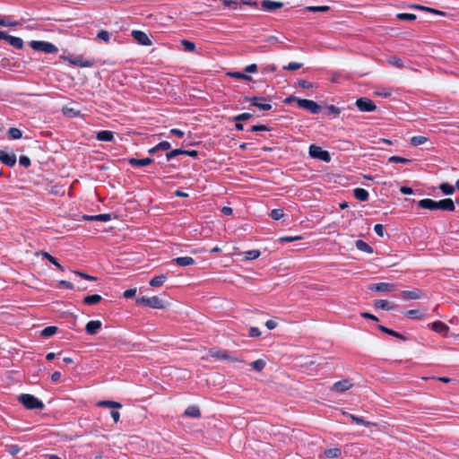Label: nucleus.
I'll return each instance as SVG.
<instances>
[{
  "mask_svg": "<svg viewBox=\"0 0 459 459\" xmlns=\"http://www.w3.org/2000/svg\"><path fill=\"white\" fill-rule=\"evenodd\" d=\"M184 415L191 418H199L201 417V411L198 406L191 405L186 408Z\"/></svg>",
  "mask_w": 459,
  "mask_h": 459,
  "instance_id": "a878e982",
  "label": "nucleus"
},
{
  "mask_svg": "<svg viewBox=\"0 0 459 459\" xmlns=\"http://www.w3.org/2000/svg\"><path fill=\"white\" fill-rule=\"evenodd\" d=\"M374 231L378 235L379 237L383 238L385 235V228L382 224H376L374 226Z\"/></svg>",
  "mask_w": 459,
  "mask_h": 459,
  "instance_id": "13d9d810",
  "label": "nucleus"
},
{
  "mask_svg": "<svg viewBox=\"0 0 459 459\" xmlns=\"http://www.w3.org/2000/svg\"><path fill=\"white\" fill-rule=\"evenodd\" d=\"M246 260H254L260 256L261 253L259 250L253 249L243 253Z\"/></svg>",
  "mask_w": 459,
  "mask_h": 459,
  "instance_id": "ea45409f",
  "label": "nucleus"
},
{
  "mask_svg": "<svg viewBox=\"0 0 459 459\" xmlns=\"http://www.w3.org/2000/svg\"><path fill=\"white\" fill-rule=\"evenodd\" d=\"M0 160L8 167H13L16 164V155L0 150Z\"/></svg>",
  "mask_w": 459,
  "mask_h": 459,
  "instance_id": "4468645a",
  "label": "nucleus"
},
{
  "mask_svg": "<svg viewBox=\"0 0 459 459\" xmlns=\"http://www.w3.org/2000/svg\"><path fill=\"white\" fill-rule=\"evenodd\" d=\"M283 6L282 2H276L273 0H263L261 2V7L264 11L273 12L276 9H280Z\"/></svg>",
  "mask_w": 459,
  "mask_h": 459,
  "instance_id": "2eb2a0df",
  "label": "nucleus"
},
{
  "mask_svg": "<svg viewBox=\"0 0 459 459\" xmlns=\"http://www.w3.org/2000/svg\"><path fill=\"white\" fill-rule=\"evenodd\" d=\"M352 387V384L348 379H343L333 384L332 390L338 393L345 392Z\"/></svg>",
  "mask_w": 459,
  "mask_h": 459,
  "instance_id": "dca6fc26",
  "label": "nucleus"
},
{
  "mask_svg": "<svg viewBox=\"0 0 459 459\" xmlns=\"http://www.w3.org/2000/svg\"><path fill=\"white\" fill-rule=\"evenodd\" d=\"M356 107L361 112H372L377 109L376 104L367 98L358 99L356 100Z\"/></svg>",
  "mask_w": 459,
  "mask_h": 459,
  "instance_id": "0eeeda50",
  "label": "nucleus"
},
{
  "mask_svg": "<svg viewBox=\"0 0 459 459\" xmlns=\"http://www.w3.org/2000/svg\"><path fill=\"white\" fill-rule=\"evenodd\" d=\"M6 41L16 49L23 48V40L21 38L9 35Z\"/></svg>",
  "mask_w": 459,
  "mask_h": 459,
  "instance_id": "bb28decb",
  "label": "nucleus"
},
{
  "mask_svg": "<svg viewBox=\"0 0 459 459\" xmlns=\"http://www.w3.org/2000/svg\"><path fill=\"white\" fill-rule=\"evenodd\" d=\"M57 330L58 328L56 326H47L40 332V335L44 338H48L54 335Z\"/></svg>",
  "mask_w": 459,
  "mask_h": 459,
  "instance_id": "72a5a7b5",
  "label": "nucleus"
},
{
  "mask_svg": "<svg viewBox=\"0 0 459 459\" xmlns=\"http://www.w3.org/2000/svg\"><path fill=\"white\" fill-rule=\"evenodd\" d=\"M343 414L345 416H347L348 418H350L351 420V421L356 423V424L363 425L365 427H370V426H375L376 425L373 422L365 420L362 417H358V416H355V415L348 413V412H344Z\"/></svg>",
  "mask_w": 459,
  "mask_h": 459,
  "instance_id": "412c9836",
  "label": "nucleus"
},
{
  "mask_svg": "<svg viewBox=\"0 0 459 459\" xmlns=\"http://www.w3.org/2000/svg\"><path fill=\"white\" fill-rule=\"evenodd\" d=\"M101 299H102V298L100 295H98V294L88 295V296L84 297L83 303L88 306H91V305L98 304L99 302L101 301Z\"/></svg>",
  "mask_w": 459,
  "mask_h": 459,
  "instance_id": "c756f323",
  "label": "nucleus"
},
{
  "mask_svg": "<svg viewBox=\"0 0 459 459\" xmlns=\"http://www.w3.org/2000/svg\"><path fill=\"white\" fill-rule=\"evenodd\" d=\"M170 148V143L167 141L160 142L156 145V149L159 151H168Z\"/></svg>",
  "mask_w": 459,
  "mask_h": 459,
  "instance_id": "680f3d73",
  "label": "nucleus"
},
{
  "mask_svg": "<svg viewBox=\"0 0 459 459\" xmlns=\"http://www.w3.org/2000/svg\"><path fill=\"white\" fill-rule=\"evenodd\" d=\"M327 109H328L329 114H332L334 117H337L340 115V108H338L337 107H335L333 105L328 106Z\"/></svg>",
  "mask_w": 459,
  "mask_h": 459,
  "instance_id": "338daca9",
  "label": "nucleus"
},
{
  "mask_svg": "<svg viewBox=\"0 0 459 459\" xmlns=\"http://www.w3.org/2000/svg\"><path fill=\"white\" fill-rule=\"evenodd\" d=\"M19 163L21 166H22L24 168H28L30 165V160L29 157H27L25 155H22L19 159Z\"/></svg>",
  "mask_w": 459,
  "mask_h": 459,
  "instance_id": "4d7b16f0",
  "label": "nucleus"
},
{
  "mask_svg": "<svg viewBox=\"0 0 459 459\" xmlns=\"http://www.w3.org/2000/svg\"><path fill=\"white\" fill-rule=\"evenodd\" d=\"M261 335V332L257 327H251L249 329V336L250 337H259Z\"/></svg>",
  "mask_w": 459,
  "mask_h": 459,
  "instance_id": "774afa93",
  "label": "nucleus"
},
{
  "mask_svg": "<svg viewBox=\"0 0 459 459\" xmlns=\"http://www.w3.org/2000/svg\"><path fill=\"white\" fill-rule=\"evenodd\" d=\"M228 76L236 79H241L245 81H252V77L241 72H230L227 74Z\"/></svg>",
  "mask_w": 459,
  "mask_h": 459,
  "instance_id": "f704fd0d",
  "label": "nucleus"
},
{
  "mask_svg": "<svg viewBox=\"0 0 459 459\" xmlns=\"http://www.w3.org/2000/svg\"><path fill=\"white\" fill-rule=\"evenodd\" d=\"M166 280H167V276L164 274H160V275L153 277L150 281V285L152 287L157 288V287L161 286L166 281Z\"/></svg>",
  "mask_w": 459,
  "mask_h": 459,
  "instance_id": "2f4dec72",
  "label": "nucleus"
},
{
  "mask_svg": "<svg viewBox=\"0 0 459 459\" xmlns=\"http://www.w3.org/2000/svg\"><path fill=\"white\" fill-rule=\"evenodd\" d=\"M83 219L86 221H108L111 220V214L102 213V214H98V215H84Z\"/></svg>",
  "mask_w": 459,
  "mask_h": 459,
  "instance_id": "b1692460",
  "label": "nucleus"
},
{
  "mask_svg": "<svg viewBox=\"0 0 459 459\" xmlns=\"http://www.w3.org/2000/svg\"><path fill=\"white\" fill-rule=\"evenodd\" d=\"M97 405L99 407H106V408H113V409H119L122 407V404L117 402L114 401H108V400H103L100 401Z\"/></svg>",
  "mask_w": 459,
  "mask_h": 459,
  "instance_id": "7c9ffc66",
  "label": "nucleus"
},
{
  "mask_svg": "<svg viewBox=\"0 0 459 459\" xmlns=\"http://www.w3.org/2000/svg\"><path fill=\"white\" fill-rule=\"evenodd\" d=\"M96 138L100 142H111L114 139V134L112 131L102 130L97 133Z\"/></svg>",
  "mask_w": 459,
  "mask_h": 459,
  "instance_id": "4be33fe9",
  "label": "nucleus"
},
{
  "mask_svg": "<svg viewBox=\"0 0 459 459\" xmlns=\"http://www.w3.org/2000/svg\"><path fill=\"white\" fill-rule=\"evenodd\" d=\"M183 154L182 149H174L169 152L166 153V160L167 161L170 160L171 159Z\"/></svg>",
  "mask_w": 459,
  "mask_h": 459,
  "instance_id": "09e8293b",
  "label": "nucleus"
},
{
  "mask_svg": "<svg viewBox=\"0 0 459 459\" xmlns=\"http://www.w3.org/2000/svg\"><path fill=\"white\" fill-rule=\"evenodd\" d=\"M182 46L184 47V50L187 52H193L195 49V45L194 42L183 39L181 41Z\"/></svg>",
  "mask_w": 459,
  "mask_h": 459,
  "instance_id": "a18cd8bd",
  "label": "nucleus"
},
{
  "mask_svg": "<svg viewBox=\"0 0 459 459\" xmlns=\"http://www.w3.org/2000/svg\"><path fill=\"white\" fill-rule=\"evenodd\" d=\"M356 247L362 252L372 254L373 248L365 241L359 239L355 242Z\"/></svg>",
  "mask_w": 459,
  "mask_h": 459,
  "instance_id": "cd10ccee",
  "label": "nucleus"
},
{
  "mask_svg": "<svg viewBox=\"0 0 459 459\" xmlns=\"http://www.w3.org/2000/svg\"><path fill=\"white\" fill-rule=\"evenodd\" d=\"M387 63L393 66L397 67V68L404 67V64H403V60L395 56H390L387 59Z\"/></svg>",
  "mask_w": 459,
  "mask_h": 459,
  "instance_id": "e433bc0d",
  "label": "nucleus"
},
{
  "mask_svg": "<svg viewBox=\"0 0 459 459\" xmlns=\"http://www.w3.org/2000/svg\"><path fill=\"white\" fill-rule=\"evenodd\" d=\"M374 306L376 307L381 308L383 310H391V309H394L396 307V305L392 304L389 301L385 300V299L375 300Z\"/></svg>",
  "mask_w": 459,
  "mask_h": 459,
  "instance_id": "393cba45",
  "label": "nucleus"
},
{
  "mask_svg": "<svg viewBox=\"0 0 459 459\" xmlns=\"http://www.w3.org/2000/svg\"><path fill=\"white\" fill-rule=\"evenodd\" d=\"M283 215L284 212L282 209H273L270 213L271 218L275 221L281 219Z\"/></svg>",
  "mask_w": 459,
  "mask_h": 459,
  "instance_id": "8fccbe9b",
  "label": "nucleus"
},
{
  "mask_svg": "<svg viewBox=\"0 0 459 459\" xmlns=\"http://www.w3.org/2000/svg\"><path fill=\"white\" fill-rule=\"evenodd\" d=\"M306 10L312 13H325L330 10V7L327 5L321 6H307Z\"/></svg>",
  "mask_w": 459,
  "mask_h": 459,
  "instance_id": "37998d69",
  "label": "nucleus"
},
{
  "mask_svg": "<svg viewBox=\"0 0 459 459\" xmlns=\"http://www.w3.org/2000/svg\"><path fill=\"white\" fill-rule=\"evenodd\" d=\"M18 400L26 409L29 410H42L45 407L44 403L32 394H21Z\"/></svg>",
  "mask_w": 459,
  "mask_h": 459,
  "instance_id": "f03ea898",
  "label": "nucleus"
},
{
  "mask_svg": "<svg viewBox=\"0 0 459 459\" xmlns=\"http://www.w3.org/2000/svg\"><path fill=\"white\" fill-rule=\"evenodd\" d=\"M309 155L314 159H317L325 162L331 161L330 153L316 144H311L309 146Z\"/></svg>",
  "mask_w": 459,
  "mask_h": 459,
  "instance_id": "39448f33",
  "label": "nucleus"
},
{
  "mask_svg": "<svg viewBox=\"0 0 459 459\" xmlns=\"http://www.w3.org/2000/svg\"><path fill=\"white\" fill-rule=\"evenodd\" d=\"M131 35L134 38V39L140 45H143V46H151L152 45V40L150 39L148 35L142 30H134L131 32Z\"/></svg>",
  "mask_w": 459,
  "mask_h": 459,
  "instance_id": "9d476101",
  "label": "nucleus"
},
{
  "mask_svg": "<svg viewBox=\"0 0 459 459\" xmlns=\"http://www.w3.org/2000/svg\"><path fill=\"white\" fill-rule=\"evenodd\" d=\"M376 94L383 98H388L392 95V92L388 89H380L376 91Z\"/></svg>",
  "mask_w": 459,
  "mask_h": 459,
  "instance_id": "bf43d9fd",
  "label": "nucleus"
},
{
  "mask_svg": "<svg viewBox=\"0 0 459 459\" xmlns=\"http://www.w3.org/2000/svg\"><path fill=\"white\" fill-rule=\"evenodd\" d=\"M97 38L108 43L110 39V33L108 30H102L99 31V33L97 34Z\"/></svg>",
  "mask_w": 459,
  "mask_h": 459,
  "instance_id": "864d4df0",
  "label": "nucleus"
},
{
  "mask_svg": "<svg viewBox=\"0 0 459 459\" xmlns=\"http://www.w3.org/2000/svg\"><path fill=\"white\" fill-rule=\"evenodd\" d=\"M430 327L433 331L436 333H438L444 336L447 335V333L449 331V327L441 321L434 322L430 325Z\"/></svg>",
  "mask_w": 459,
  "mask_h": 459,
  "instance_id": "6ab92c4d",
  "label": "nucleus"
},
{
  "mask_svg": "<svg viewBox=\"0 0 459 459\" xmlns=\"http://www.w3.org/2000/svg\"><path fill=\"white\" fill-rule=\"evenodd\" d=\"M257 70H258V67L255 64L248 65L244 68V72L249 73V74L255 73V72H257Z\"/></svg>",
  "mask_w": 459,
  "mask_h": 459,
  "instance_id": "69168bd1",
  "label": "nucleus"
},
{
  "mask_svg": "<svg viewBox=\"0 0 459 459\" xmlns=\"http://www.w3.org/2000/svg\"><path fill=\"white\" fill-rule=\"evenodd\" d=\"M245 100L247 101H249L252 106L258 108L261 110L268 111L272 108V105L269 103H261L260 101L265 100L266 98L264 97H246Z\"/></svg>",
  "mask_w": 459,
  "mask_h": 459,
  "instance_id": "6e6552de",
  "label": "nucleus"
},
{
  "mask_svg": "<svg viewBox=\"0 0 459 459\" xmlns=\"http://www.w3.org/2000/svg\"><path fill=\"white\" fill-rule=\"evenodd\" d=\"M41 255L53 264L58 270L64 271V267L58 263L56 257L47 252H41Z\"/></svg>",
  "mask_w": 459,
  "mask_h": 459,
  "instance_id": "473e14b6",
  "label": "nucleus"
},
{
  "mask_svg": "<svg viewBox=\"0 0 459 459\" xmlns=\"http://www.w3.org/2000/svg\"><path fill=\"white\" fill-rule=\"evenodd\" d=\"M101 325L102 324L100 320H91L87 323L85 331L88 334L93 335L99 332V330L101 328Z\"/></svg>",
  "mask_w": 459,
  "mask_h": 459,
  "instance_id": "f3484780",
  "label": "nucleus"
},
{
  "mask_svg": "<svg viewBox=\"0 0 459 459\" xmlns=\"http://www.w3.org/2000/svg\"><path fill=\"white\" fill-rule=\"evenodd\" d=\"M395 285L388 282L372 283L368 285V290L378 292H392L395 290Z\"/></svg>",
  "mask_w": 459,
  "mask_h": 459,
  "instance_id": "1a4fd4ad",
  "label": "nucleus"
},
{
  "mask_svg": "<svg viewBox=\"0 0 459 459\" xmlns=\"http://www.w3.org/2000/svg\"><path fill=\"white\" fill-rule=\"evenodd\" d=\"M410 161L411 160L409 159L403 158V157H400V156H391L388 159V162H392V163H403V164H406V163H409Z\"/></svg>",
  "mask_w": 459,
  "mask_h": 459,
  "instance_id": "603ef678",
  "label": "nucleus"
},
{
  "mask_svg": "<svg viewBox=\"0 0 459 459\" xmlns=\"http://www.w3.org/2000/svg\"><path fill=\"white\" fill-rule=\"evenodd\" d=\"M402 299L405 300L409 299H420L423 296V292L419 289H413L411 290H403L400 293Z\"/></svg>",
  "mask_w": 459,
  "mask_h": 459,
  "instance_id": "ddd939ff",
  "label": "nucleus"
},
{
  "mask_svg": "<svg viewBox=\"0 0 459 459\" xmlns=\"http://www.w3.org/2000/svg\"><path fill=\"white\" fill-rule=\"evenodd\" d=\"M30 47L36 51L48 54H53L58 51V48L54 44L48 41L32 40L30 42Z\"/></svg>",
  "mask_w": 459,
  "mask_h": 459,
  "instance_id": "7ed1b4c3",
  "label": "nucleus"
},
{
  "mask_svg": "<svg viewBox=\"0 0 459 459\" xmlns=\"http://www.w3.org/2000/svg\"><path fill=\"white\" fill-rule=\"evenodd\" d=\"M153 161L152 158H144V159H135L130 158L128 159V163L133 167H143L151 164Z\"/></svg>",
  "mask_w": 459,
  "mask_h": 459,
  "instance_id": "aec40b11",
  "label": "nucleus"
},
{
  "mask_svg": "<svg viewBox=\"0 0 459 459\" xmlns=\"http://www.w3.org/2000/svg\"><path fill=\"white\" fill-rule=\"evenodd\" d=\"M397 19L400 21H414L416 19V15L413 13H398L396 15Z\"/></svg>",
  "mask_w": 459,
  "mask_h": 459,
  "instance_id": "3c124183",
  "label": "nucleus"
},
{
  "mask_svg": "<svg viewBox=\"0 0 459 459\" xmlns=\"http://www.w3.org/2000/svg\"><path fill=\"white\" fill-rule=\"evenodd\" d=\"M7 134L11 139L14 140L20 139L22 136V131L16 127H10L8 129Z\"/></svg>",
  "mask_w": 459,
  "mask_h": 459,
  "instance_id": "58836bf2",
  "label": "nucleus"
},
{
  "mask_svg": "<svg viewBox=\"0 0 459 459\" xmlns=\"http://www.w3.org/2000/svg\"><path fill=\"white\" fill-rule=\"evenodd\" d=\"M302 65H303L301 63L290 62L288 65L283 66V69L288 71H295L301 68Z\"/></svg>",
  "mask_w": 459,
  "mask_h": 459,
  "instance_id": "6e6d98bb",
  "label": "nucleus"
},
{
  "mask_svg": "<svg viewBox=\"0 0 459 459\" xmlns=\"http://www.w3.org/2000/svg\"><path fill=\"white\" fill-rule=\"evenodd\" d=\"M136 303L143 304L149 307L156 308V309H162L165 307L164 301L161 299H160L158 296H153L151 298H147V297L138 298L136 299Z\"/></svg>",
  "mask_w": 459,
  "mask_h": 459,
  "instance_id": "20e7f679",
  "label": "nucleus"
},
{
  "mask_svg": "<svg viewBox=\"0 0 459 459\" xmlns=\"http://www.w3.org/2000/svg\"><path fill=\"white\" fill-rule=\"evenodd\" d=\"M405 316L409 317V318H415V319H422L425 317V315L424 314H421L419 310L417 309H410V310H407L405 313H404Z\"/></svg>",
  "mask_w": 459,
  "mask_h": 459,
  "instance_id": "4c0bfd02",
  "label": "nucleus"
},
{
  "mask_svg": "<svg viewBox=\"0 0 459 459\" xmlns=\"http://www.w3.org/2000/svg\"><path fill=\"white\" fill-rule=\"evenodd\" d=\"M65 59L70 64L79 66V67H91L93 65L92 61L84 59L82 56H70Z\"/></svg>",
  "mask_w": 459,
  "mask_h": 459,
  "instance_id": "f8f14e48",
  "label": "nucleus"
},
{
  "mask_svg": "<svg viewBox=\"0 0 459 459\" xmlns=\"http://www.w3.org/2000/svg\"><path fill=\"white\" fill-rule=\"evenodd\" d=\"M209 355L212 358H216L219 359L230 360L232 362L239 361L238 359L230 356V354L225 350H220V351L210 350Z\"/></svg>",
  "mask_w": 459,
  "mask_h": 459,
  "instance_id": "9b49d317",
  "label": "nucleus"
},
{
  "mask_svg": "<svg viewBox=\"0 0 459 459\" xmlns=\"http://www.w3.org/2000/svg\"><path fill=\"white\" fill-rule=\"evenodd\" d=\"M171 263H175L178 266L186 267L194 265L195 264V260L191 256H180L172 259Z\"/></svg>",
  "mask_w": 459,
  "mask_h": 459,
  "instance_id": "a211bd4d",
  "label": "nucleus"
},
{
  "mask_svg": "<svg viewBox=\"0 0 459 459\" xmlns=\"http://www.w3.org/2000/svg\"><path fill=\"white\" fill-rule=\"evenodd\" d=\"M302 238L300 236H288V237H282L280 238L281 242H292L296 240H299Z\"/></svg>",
  "mask_w": 459,
  "mask_h": 459,
  "instance_id": "0e129e2a",
  "label": "nucleus"
},
{
  "mask_svg": "<svg viewBox=\"0 0 459 459\" xmlns=\"http://www.w3.org/2000/svg\"><path fill=\"white\" fill-rule=\"evenodd\" d=\"M418 206L428 210H441L446 212H455V205L451 198H446L439 201L432 199H422L418 202Z\"/></svg>",
  "mask_w": 459,
  "mask_h": 459,
  "instance_id": "f257e3e1",
  "label": "nucleus"
},
{
  "mask_svg": "<svg viewBox=\"0 0 459 459\" xmlns=\"http://www.w3.org/2000/svg\"><path fill=\"white\" fill-rule=\"evenodd\" d=\"M439 189L446 195H453L455 193V186L448 183H442L439 186Z\"/></svg>",
  "mask_w": 459,
  "mask_h": 459,
  "instance_id": "a19ab883",
  "label": "nucleus"
},
{
  "mask_svg": "<svg viewBox=\"0 0 459 459\" xmlns=\"http://www.w3.org/2000/svg\"><path fill=\"white\" fill-rule=\"evenodd\" d=\"M428 141V138L422 135L413 136L411 138L410 143L413 146H419L424 144Z\"/></svg>",
  "mask_w": 459,
  "mask_h": 459,
  "instance_id": "79ce46f5",
  "label": "nucleus"
},
{
  "mask_svg": "<svg viewBox=\"0 0 459 459\" xmlns=\"http://www.w3.org/2000/svg\"><path fill=\"white\" fill-rule=\"evenodd\" d=\"M378 329L380 331H382L383 333H385L387 334L393 335V336H394V337H396L398 339H401L403 341H406V339H407L404 335L401 334L400 333L395 332V331H394L392 329H389V328H387V327H385V326H384L382 325H378Z\"/></svg>",
  "mask_w": 459,
  "mask_h": 459,
  "instance_id": "c85d7f7f",
  "label": "nucleus"
},
{
  "mask_svg": "<svg viewBox=\"0 0 459 459\" xmlns=\"http://www.w3.org/2000/svg\"><path fill=\"white\" fill-rule=\"evenodd\" d=\"M353 195L356 199L361 202H366L368 200L369 195L367 190L364 188L357 187L353 190Z\"/></svg>",
  "mask_w": 459,
  "mask_h": 459,
  "instance_id": "5701e85b",
  "label": "nucleus"
},
{
  "mask_svg": "<svg viewBox=\"0 0 459 459\" xmlns=\"http://www.w3.org/2000/svg\"><path fill=\"white\" fill-rule=\"evenodd\" d=\"M342 454V451L338 447L329 448L325 451V455L327 458H336L339 457Z\"/></svg>",
  "mask_w": 459,
  "mask_h": 459,
  "instance_id": "c9c22d12",
  "label": "nucleus"
},
{
  "mask_svg": "<svg viewBox=\"0 0 459 459\" xmlns=\"http://www.w3.org/2000/svg\"><path fill=\"white\" fill-rule=\"evenodd\" d=\"M265 361L262 359L253 361L250 365L255 371H262L265 367Z\"/></svg>",
  "mask_w": 459,
  "mask_h": 459,
  "instance_id": "c03bdc74",
  "label": "nucleus"
},
{
  "mask_svg": "<svg viewBox=\"0 0 459 459\" xmlns=\"http://www.w3.org/2000/svg\"><path fill=\"white\" fill-rule=\"evenodd\" d=\"M259 131H270V128L265 125H256V126H253L250 128V132H259Z\"/></svg>",
  "mask_w": 459,
  "mask_h": 459,
  "instance_id": "052dcab7",
  "label": "nucleus"
},
{
  "mask_svg": "<svg viewBox=\"0 0 459 459\" xmlns=\"http://www.w3.org/2000/svg\"><path fill=\"white\" fill-rule=\"evenodd\" d=\"M277 70V66L273 64L264 65L260 68V71L263 74H267L270 73H273Z\"/></svg>",
  "mask_w": 459,
  "mask_h": 459,
  "instance_id": "de8ad7c7",
  "label": "nucleus"
},
{
  "mask_svg": "<svg viewBox=\"0 0 459 459\" xmlns=\"http://www.w3.org/2000/svg\"><path fill=\"white\" fill-rule=\"evenodd\" d=\"M297 104L299 108H304L314 115H317L321 111V106L314 100L300 99L297 100Z\"/></svg>",
  "mask_w": 459,
  "mask_h": 459,
  "instance_id": "423d86ee",
  "label": "nucleus"
},
{
  "mask_svg": "<svg viewBox=\"0 0 459 459\" xmlns=\"http://www.w3.org/2000/svg\"><path fill=\"white\" fill-rule=\"evenodd\" d=\"M5 447L8 453L13 456L21 451V448L18 445H6Z\"/></svg>",
  "mask_w": 459,
  "mask_h": 459,
  "instance_id": "5fc2aeb1",
  "label": "nucleus"
},
{
  "mask_svg": "<svg viewBox=\"0 0 459 459\" xmlns=\"http://www.w3.org/2000/svg\"><path fill=\"white\" fill-rule=\"evenodd\" d=\"M298 84L299 87L303 88V89H310V88H313L314 87V84L312 82H309L306 80H299L298 82Z\"/></svg>",
  "mask_w": 459,
  "mask_h": 459,
  "instance_id": "e2e57ef3",
  "label": "nucleus"
},
{
  "mask_svg": "<svg viewBox=\"0 0 459 459\" xmlns=\"http://www.w3.org/2000/svg\"><path fill=\"white\" fill-rule=\"evenodd\" d=\"M253 117L251 113H242L233 117L232 120L235 122H242L250 119Z\"/></svg>",
  "mask_w": 459,
  "mask_h": 459,
  "instance_id": "49530a36",
  "label": "nucleus"
}]
</instances>
